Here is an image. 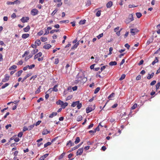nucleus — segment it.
Masks as SVG:
<instances>
[{
    "instance_id": "f257e3e1",
    "label": "nucleus",
    "mask_w": 160,
    "mask_h": 160,
    "mask_svg": "<svg viewBox=\"0 0 160 160\" xmlns=\"http://www.w3.org/2000/svg\"><path fill=\"white\" fill-rule=\"evenodd\" d=\"M134 20L133 15L132 14H130L129 15L128 18L126 20V22L128 23L132 22Z\"/></svg>"
},
{
    "instance_id": "f03ea898",
    "label": "nucleus",
    "mask_w": 160,
    "mask_h": 160,
    "mask_svg": "<svg viewBox=\"0 0 160 160\" xmlns=\"http://www.w3.org/2000/svg\"><path fill=\"white\" fill-rule=\"evenodd\" d=\"M38 12L37 9H33L31 10V14L33 16H35L38 14Z\"/></svg>"
},
{
    "instance_id": "7ed1b4c3",
    "label": "nucleus",
    "mask_w": 160,
    "mask_h": 160,
    "mask_svg": "<svg viewBox=\"0 0 160 160\" xmlns=\"http://www.w3.org/2000/svg\"><path fill=\"white\" fill-rule=\"evenodd\" d=\"M29 19L28 17H23L21 19V21L23 23L26 22H28V20Z\"/></svg>"
},
{
    "instance_id": "20e7f679",
    "label": "nucleus",
    "mask_w": 160,
    "mask_h": 160,
    "mask_svg": "<svg viewBox=\"0 0 160 160\" xmlns=\"http://www.w3.org/2000/svg\"><path fill=\"white\" fill-rule=\"evenodd\" d=\"M138 30L135 28H132L131 29L130 32L132 34V35H134L136 34V33L138 32Z\"/></svg>"
},
{
    "instance_id": "39448f33",
    "label": "nucleus",
    "mask_w": 160,
    "mask_h": 160,
    "mask_svg": "<svg viewBox=\"0 0 160 160\" xmlns=\"http://www.w3.org/2000/svg\"><path fill=\"white\" fill-rule=\"evenodd\" d=\"M9 76L7 75L6 74L5 75V76L2 80V82H5L8 81L9 79Z\"/></svg>"
},
{
    "instance_id": "423d86ee",
    "label": "nucleus",
    "mask_w": 160,
    "mask_h": 160,
    "mask_svg": "<svg viewBox=\"0 0 160 160\" xmlns=\"http://www.w3.org/2000/svg\"><path fill=\"white\" fill-rule=\"evenodd\" d=\"M83 151V148H80L78 150L77 152V155H80L82 153Z\"/></svg>"
},
{
    "instance_id": "0eeeda50",
    "label": "nucleus",
    "mask_w": 160,
    "mask_h": 160,
    "mask_svg": "<svg viewBox=\"0 0 160 160\" xmlns=\"http://www.w3.org/2000/svg\"><path fill=\"white\" fill-rule=\"evenodd\" d=\"M42 55V53L41 52H38V54H36L34 57V59H36L37 58H39L41 57Z\"/></svg>"
},
{
    "instance_id": "6e6552de",
    "label": "nucleus",
    "mask_w": 160,
    "mask_h": 160,
    "mask_svg": "<svg viewBox=\"0 0 160 160\" xmlns=\"http://www.w3.org/2000/svg\"><path fill=\"white\" fill-rule=\"evenodd\" d=\"M69 144H70L69 147H71V146H73L74 145V143L73 142H72L71 140H69L68 142L66 144V145L67 146H69Z\"/></svg>"
},
{
    "instance_id": "1a4fd4ad",
    "label": "nucleus",
    "mask_w": 160,
    "mask_h": 160,
    "mask_svg": "<svg viewBox=\"0 0 160 160\" xmlns=\"http://www.w3.org/2000/svg\"><path fill=\"white\" fill-rule=\"evenodd\" d=\"M57 112H52L51 114H50L49 117V118H52L54 116H56L57 115Z\"/></svg>"
},
{
    "instance_id": "9d476101",
    "label": "nucleus",
    "mask_w": 160,
    "mask_h": 160,
    "mask_svg": "<svg viewBox=\"0 0 160 160\" xmlns=\"http://www.w3.org/2000/svg\"><path fill=\"white\" fill-rule=\"evenodd\" d=\"M29 36V34L28 33H24L22 34V38L25 39L27 38H28Z\"/></svg>"
},
{
    "instance_id": "9b49d317",
    "label": "nucleus",
    "mask_w": 160,
    "mask_h": 160,
    "mask_svg": "<svg viewBox=\"0 0 160 160\" xmlns=\"http://www.w3.org/2000/svg\"><path fill=\"white\" fill-rule=\"evenodd\" d=\"M154 73L152 72L151 74L149 73L148 74V76L147 77V78L148 79H150L152 78L154 75Z\"/></svg>"
},
{
    "instance_id": "f8f14e48",
    "label": "nucleus",
    "mask_w": 160,
    "mask_h": 160,
    "mask_svg": "<svg viewBox=\"0 0 160 160\" xmlns=\"http://www.w3.org/2000/svg\"><path fill=\"white\" fill-rule=\"evenodd\" d=\"M112 5V2L111 1L109 2L106 5L107 7L108 8H110Z\"/></svg>"
},
{
    "instance_id": "ddd939ff",
    "label": "nucleus",
    "mask_w": 160,
    "mask_h": 160,
    "mask_svg": "<svg viewBox=\"0 0 160 160\" xmlns=\"http://www.w3.org/2000/svg\"><path fill=\"white\" fill-rule=\"evenodd\" d=\"M92 110V109L91 107H88L86 109V112L87 113H88Z\"/></svg>"
},
{
    "instance_id": "4468645a",
    "label": "nucleus",
    "mask_w": 160,
    "mask_h": 160,
    "mask_svg": "<svg viewBox=\"0 0 160 160\" xmlns=\"http://www.w3.org/2000/svg\"><path fill=\"white\" fill-rule=\"evenodd\" d=\"M48 156V154H45L44 155L41 157L40 158L39 160H44L45 158L47 157Z\"/></svg>"
},
{
    "instance_id": "2eb2a0df",
    "label": "nucleus",
    "mask_w": 160,
    "mask_h": 160,
    "mask_svg": "<svg viewBox=\"0 0 160 160\" xmlns=\"http://www.w3.org/2000/svg\"><path fill=\"white\" fill-rule=\"evenodd\" d=\"M117 64V62L115 61L111 62L109 63V65L111 66L116 65Z\"/></svg>"
},
{
    "instance_id": "dca6fc26",
    "label": "nucleus",
    "mask_w": 160,
    "mask_h": 160,
    "mask_svg": "<svg viewBox=\"0 0 160 160\" xmlns=\"http://www.w3.org/2000/svg\"><path fill=\"white\" fill-rule=\"evenodd\" d=\"M30 29V27L28 25L26 27L23 28V30L24 32H27L29 31Z\"/></svg>"
},
{
    "instance_id": "f3484780",
    "label": "nucleus",
    "mask_w": 160,
    "mask_h": 160,
    "mask_svg": "<svg viewBox=\"0 0 160 160\" xmlns=\"http://www.w3.org/2000/svg\"><path fill=\"white\" fill-rule=\"evenodd\" d=\"M79 102V101H76V102H72V105H71V106L73 107H75L76 106H77V104Z\"/></svg>"
},
{
    "instance_id": "a211bd4d",
    "label": "nucleus",
    "mask_w": 160,
    "mask_h": 160,
    "mask_svg": "<svg viewBox=\"0 0 160 160\" xmlns=\"http://www.w3.org/2000/svg\"><path fill=\"white\" fill-rule=\"evenodd\" d=\"M41 42L40 40L37 39L35 42V44L37 46H39L41 44Z\"/></svg>"
},
{
    "instance_id": "6ab92c4d",
    "label": "nucleus",
    "mask_w": 160,
    "mask_h": 160,
    "mask_svg": "<svg viewBox=\"0 0 160 160\" xmlns=\"http://www.w3.org/2000/svg\"><path fill=\"white\" fill-rule=\"evenodd\" d=\"M31 75V73H28V74L26 76H25L23 79V80L21 81V82H23L24 81L26 80L28 77H29Z\"/></svg>"
},
{
    "instance_id": "aec40b11",
    "label": "nucleus",
    "mask_w": 160,
    "mask_h": 160,
    "mask_svg": "<svg viewBox=\"0 0 160 160\" xmlns=\"http://www.w3.org/2000/svg\"><path fill=\"white\" fill-rule=\"evenodd\" d=\"M68 103L67 102H63V103H62L61 105V107L62 108H65L68 105Z\"/></svg>"
},
{
    "instance_id": "412c9836",
    "label": "nucleus",
    "mask_w": 160,
    "mask_h": 160,
    "mask_svg": "<svg viewBox=\"0 0 160 160\" xmlns=\"http://www.w3.org/2000/svg\"><path fill=\"white\" fill-rule=\"evenodd\" d=\"M51 47V45L50 44H47L43 46V48L46 49H49Z\"/></svg>"
},
{
    "instance_id": "4be33fe9",
    "label": "nucleus",
    "mask_w": 160,
    "mask_h": 160,
    "mask_svg": "<svg viewBox=\"0 0 160 160\" xmlns=\"http://www.w3.org/2000/svg\"><path fill=\"white\" fill-rule=\"evenodd\" d=\"M23 71L22 70L18 71L16 74V76L18 77L20 76L21 75Z\"/></svg>"
},
{
    "instance_id": "5701e85b",
    "label": "nucleus",
    "mask_w": 160,
    "mask_h": 160,
    "mask_svg": "<svg viewBox=\"0 0 160 160\" xmlns=\"http://www.w3.org/2000/svg\"><path fill=\"white\" fill-rule=\"evenodd\" d=\"M158 62V57H156L155 58V60L152 62V65H154L156 63Z\"/></svg>"
},
{
    "instance_id": "b1692460",
    "label": "nucleus",
    "mask_w": 160,
    "mask_h": 160,
    "mask_svg": "<svg viewBox=\"0 0 160 160\" xmlns=\"http://www.w3.org/2000/svg\"><path fill=\"white\" fill-rule=\"evenodd\" d=\"M153 41V39H152V38H150L147 42V45H148L150 43L152 42Z\"/></svg>"
},
{
    "instance_id": "393cba45",
    "label": "nucleus",
    "mask_w": 160,
    "mask_h": 160,
    "mask_svg": "<svg viewBox=\"0 0 160 160\" xmlns=\"http://www.w3.org/2000/svg\"><path fill=\"white\" fill-rule=\"evenodd\" d=\"M58 86L57 85H55L54 87L52 88V90L55 92H57L58 91V89H57V87Z\"/></svg>"
},
{
    "instance_id": "a878e982",
    "label": "nucleus",
    "mask_w": 160,
    "mask_h": 160,
    "mask_svg": "<svg viewBox=\"0 0 160 160\" xmlns=\"http://www.w3.org/2000/svg\"><path fill=\"white\" fill-rule=\"evenodd\" d=\"M80 140L79 137H76L75 140V143L76 144L78 143L80 141Z\"/></svg>"
},
{
    "instance_id": "bb28decb",
    "label": "nucleus",
    "mask_w": 160,
    "mask_h": 160,
    "mask_svg": "<svg viewBox=\"0 0 160 160\" xmlns=\"http://www.w3.org/2000/svg\"><path fill=\"white\" fill-rule=\"evenodd\" d=\"M79 44V43L78 42L75 43L71 48V49L73 50L74 49L77 47L78 46Z\"/></svg>"
},
{
    "instance_id": "cd10ccee",
    "label": "nucleus",
    "mask_w": 160,
    "mask_h": 160,
    "mask_svg": "<svg viewBox=\"0 0 160 160\" xmlns=\"http://www.w3.org/2000/svg\"><path fill=\"white\" fill-rule=\"evenodd\" d=\"M66 153L65 152H63L59 157L58 158L59 159H61L63 158L64 156L65 155Z\"/></svg>"
},
{
    "instance_id": "c85d7f7f",
    "label": "nucleus",
    "mask_w": 160,
    "mask_h": 160,
    "mask_svg": "<svg viewBox=\"0 0 160 160\" xmlns=\"http://www.w3.org/2000/svg\"><path fill=\"white\" fill-rule=\"evenodd\" d=\"M115 94L114 93L112 92L110 95L108 97V99L109 100H111V98H113Z\"/></svg>"
},
{
    "instance_id": "c756f323",
    "label": "nucleus",
    "mask_w": 160,
    "mask_h": 160,
    "mask_svg": "<svg viewBox=\"0 0 160 160\" xmlns=\"http://www.w3.org/2000/svg\"><path fill=\"white\" fill-rule=\"evenodd\" d=\"M38 51V50L37 49H33L31 52L32 54L33 55L37 53Z\"/></svg>"
},
{
    "instance_id": "7c9ffc66",
    "label": "nucleus",
    "mask_w": 160,
    "mask_h": 160,
    "mask_svg": "<svg viewBox=\"0 0 160 160\" xmlns=\"http://www.w3.org/2000/svg\"><path fill=\"white\" fill-rule=\"evenodd\" d=\"M63 103V102L61 101V100H59L56 102V103L58 105H62V103Z\"/></svg>"
},
{
    "instance_id": "2f4dec72",
    "label": "nucleus",
    "mask_w": 160,
    "mask_h": 160,
    "mask_svg": "<svg viewBox=\"0 0 160 160\" xmlns=\"http://www.w3.org/2000/svg\"><path fill=\"white\" fill-rule=\"evenodd\" d=\"M136 14V16L138 18H140L142 16V14L140 12H137Z\"/></svg>"
},
{
    "instance_id": "473e14b6",
    "label": "nucleus",
    "mask_w": 160,
    "mask_h": 160,
    "mask_svg": "<svg viewBox=\"0 0 160 160\" xmlns=\"http://www.w3.org/2000/svg\"><path fill=\"white\" fill-rule=\"evenodd\" d=\"M91 4V2L90 0H88L86 4V6L87 7L89 6Z\"/></svg>"
},
{
    "instance_id": "72a5a7b5",
    "label": "nucleus",
    "mask_w": 160,
    "mask_h": 160,
    "mask_svg": "<svg viewBox=\"0 0 160 160\" xmlns=\"http://www.w3.org/2000/svg\"><path fill=\"white\" fill-rule=\"evenodd\" d=\"M41 40L42 42H45L47 40V38L46 37H41Z\"/></svg>"
},
{
    "instance_id": "f704fd0d",
    "label": "nucleus",
    "mask_w": 160,
    "mask_h": 160,
    "mask_svg": "<svg viewBox=\"0 0 160 160\" xmlns=\"http://www.w3.org/2000/svg\"><path fill=\"white\" fill-rule=\"evenodd\" d=\"M17 68V66L16 65H13L12 66L9 68V70L15 69Z\"/></svg>"
},
{
    "instance_id": "c9c22d12",
    "label": "nucleus",
    "mask_w": 160,
    "mask_h": 160,
    "mask_svg": "<svg viewBox=\"0 0 160 160\" xmlns=\"http://www.w3.org/2000/svg\"><path fill=\"white\" fill-rule=\"evenodd\" d=\"M35 125V124L30 125L28 127V130H30L33 128Z\"/></svg>"
},
{
    "instance_id": "e433bc0d",
    "label": "nucleus",
    "mask_w": 160,
    "mask_h": 160,
    "mask_svg": "<svg viewBox=\"0 0 160 160\" xmlns=\"http://www.w3.org/2000/svg\"><path fill=\"white\" fill-rule=\"evenodd\" d=\"M101 11V10H98L96 14L97 17H99L100 16Z\"/></svg>"
},
{
    "instance_id": "4c0bfd02",
    "label": "nucleus",
    "mask_w": 160,
    "mask_h": 160,
    "mask_svg": "<svg viewBox=\"0 0 160 160\" xmlns=\"http://www.w3.org/2000/svg\"><path fill=\"white\" fill-rule=\"evenodd\" d=\"M86 20H81L79 22V24H84L85 23Z\"/></svg>"
},
{
    "instance_id": "58836bf2",
    "label": "nucleus",
    "mask_w": 160,
    "mask_h": 160,
    "mask_svg": "<svg viewBox=\"0 0 160 160\" xmlns=\"http://www.w3.org/2000/svg\"><path fill=\"white\" fill-rule=\"evenodd\" d=\"M126 75L124 74H123L119 78V80L120 81H121L123 79H124L125 78Z\"/></svg>"
},
{
    "instance_id": "ea45409f",
    "label": "nucleus",
    "mask_w": 160,
    "mask_h": 160,
    "mask_svg": "<svg viewBox=\"0 0 160 160\" xmlns=\"http://www.w3.org/2000/svg\"><path fill=\"white\" fill-rule=\"evenodd\" d=\"M51 144V142H48L44 145V147L46 148L48 146L50 145Z\"/></svg>"
},
{
    "instance_id": "a19ab883",
    "label": "nucleus",
    "mask_w": 160,
    "mask_h": 160,
    "mask_svg": "<svg viewBox=\"0 0 160 160\" xmlns=\"http://www.w3.org/2000/svg\"><path fill=\"white\" fill-rule=\"evenodd\" d=\"M82 116L81 115L78 116L77 118V121L78 122L81 121L82 119Z\"/></svg>"
},
{
    "instance_id": "79ce46f5",
    "label": "nucleus",
    "mask_w": 160,
    "mask_h": 160,
    "mask_svg": "<svg viewBox=\"0 0 160 160\" xmlns=\"http://www.w3.org/2000/svg\"><path fill=\"white\" fill-rule=\"evenodd\" d=\"M100 90V88L98 87L95 90L94 93L96 94Z\"/></svg>"
},
{
    "instance_id": "37998d69",
    "label": "nucleus",
    "mask_w": 160,
    "mask_h": 160,
    "mask_svg": "<svg viewBox=\"0 0 160 160\" xmlns=\"http://www.w3.org/2000/svg\"><path fill=\"white\" fill-rule=\"evenodd\" d=\"M29 53V52L28 51H26L22 55V57H24L25 56H26L28 53Z\"/></svg>"
},
{
    "instance_id": "c03bdc74",
    "label": "nucleus",
    "mask_w": 160,
    "mask_h": 160,
    "mask_svg": "<svg viewBox=\"0 0 160 160\" xmlns=\"http://www.w3.org/2000/svg\"><path fill=\"white\" fill-rule=\"evenodd\" d=\"M9 85V83H6L4 85H3L2 87V89H4L6 87L8 86Z\"/></svg>"
},
{
    "instance_id": "a18cd8bd",
    "label": "nucleus",
    "mask_w": 160,
    "mask_h": 160,
    "mask_svg": "<svg viewBox=\"0 0 160 160\" xmlns=\"http://www.w3.org/2000/svg\"><path fill=\"white\" fill-rule=\"evenodd\" d=\"M160 86V82H158L157 83V84L156 85V89L157 90H158Z\"/></svg>"
},
{
    "instance_id": "49530a36",
    "label": "nucleus",
    "mask_w": 160,
    "mask_h": 160,
    "mask_svg": "<svg viewBox=\"0 0 160 160\" xmlns=\"http://www.w3.org/2000/svg\"><path fill=\"white\" fill-rule=\"evenodd\" d=\"M137 105L136 103H135L131 107V109L132 110H133L136 108L137 107Z\"/></svg>"
},
{
    "instance_id": "de8ad7c7",
    "label": "nucleus",
    "mask_w": 160,
    "mask_h": 160,
    "mask_svg": "<svg viewBox=\"0 0 160 160\" xmlns=\"http://www.w3.org/2000/svg\"><path fill=\"white\" fill-rule=\"evenodd\" d=\"M58 11V9H55V10H54L53 12H52L51 13V15L52 16H53L54 15V14L56 13V12H57V11Z\"/></svg>"
},
{
    "instance_id": "09e8293b",
    "label": "nucleus",
    "mask_w": 160,
    "mask_h": 160,
    "mask_svg": "<svg viewBox=\"0 0 160 160\" xmlns=\"http://www.w3.org/2000/svg\"><path fill=\"white\" fill-rule=\"evenodd\" d=\"M59 29H55V30H53L51 31L50 32V33H54V32H58L59 31Z\"/></svg>"
},
{
    "instance_id": "8fccbe9b",
    "label": "nucleus",
    "mask_w": 160,
    "mask_h": 160,
    "mask_svg": "<svg viewBox=\"0 0 160 160\" xmlns=\"http://www.w3.org/2000/svg\"><path fill=\"white\" fill-rule=\"evenodd\" d=\"M103 36V33H101L99 34L98 36H97V38L99 39L101 38Z\"/></svg>"
},
{
    "instance_id": "3c124183",
    "label": "nucleus",
    "mask_w": 160,
    "mask_h": 160,
    "mask_svg": "<svg viewBox=\"0 0 160 160\" xmlns=\"http://www.w3.org/2000/svg\"><path fill=\"white\" fill-rule=\"evenodd\" d=\"M80 146V145H78L73 148H72V151H73V150H74L75 149H77V148H78Z\"/></svg>"
},
{
    "instance_id": "603ef678",
    "label": "nucleus",
    "mask_w": 160,
    "mask_h": 160,
    "mask_svg": "<svg viewBox=\"0 0 160 160\" xmlns=\"http://www.w3.org/2000/svg\"><path fill=\"white\" fill-rule=\"evenodd\" d=\"M23 132H24L27 130H28V128H27L26 126H24L23 128Z\"/></svg>"
},
{
    "instance_id": "864d4df0",
    "label": "nucleus",
    "mask_w": 160,
    "mask_h": 160,
    "mask_svg": "<svg viewBox=\"0 0 160 160\" xmlns=\"http://www.w3.org/2000/svg\"><path fill=\"white\" fill-rule=\"evenodd\" d=\"M82 104L81 103H78L77 105V107L78 109H79L82 107Z\"/></svg>"
},
{
    "instance_id": "5fc2aeb1",
    "label": "nucleus",
    "mask_w": 160,
    "mask_h": 160,
    "mask_svg": "<svg viewBox=\"0 0 160 160\" xmlns=\"http://www.w3.org/2000/svg\"><path fill=\"white\" fill-rule=\"evenodd\" d=\"M14 4H19L20 3V0H16L14 2Z\"/></svg>"
},
{
    "instance_id": "6e6d98bb",
    "label": "nucleus",
    "mask_w": 160,
    "mask_h": 160,
    "mask_svg": "<svg viewBox=\"0 0 160 160\" xmlns=\"http://www.w3.org/2000/svg\"><path fill=\"white\" fill-rule=\"evenodd\" d=\"M23 63V61L22 60L19 61L17 64V65H22Z\"/></svg>"
},
{
    "instance_id": "4d7b16f0",
    "label": "nucleus",
    "mask_w": 160,
    "mask_h": 160,
    "mask_svg": "<svg viewBox=\"0 0 160 160\" xmlns=\"http://www.w3.org/2000/svg\"><path fill=\"white\" fill-rule=\"evenodd\" d=\"M47 134V129L44 130L42 132V135H46Z\"/></svg>"
},
{
    "instance_id": "13d9d810",
    "label": "nucleus",
    "mask_w": 160,
    "mask_h": 160,
    "mask_svg": "<svg viewBox=\"0 0 160 160\" xmlns=\"http://www.w3.org/2000/svg\"><path fill=\"white\" fill-rule=\"evenodd\" d=\"M59 59L58 58H56L55 59V61L54 62V64H57L59 62Z\"/></svg>"
},
{
    "instance_id": "bf43d9fd",
    "label": "nucleus",
    "mask_w": 160,
    "mask_h": 160,
    "mask_svg": "<svg viewBox=\"0 0 160 160\" xmlns=\"http://www.w3.org/2000/svg\"><path fill=\"white\" fill-rule=\"evenodd\" d=\"M41 87V86H40L39 87V88H38L37 90L36 91V93H38L40 92Z\"/></svg>"
},
{
    "instance_id": "052dcab7",
    "label": "nucleus",
    "mask_w": 160,
    "mask_h": 160,
    "mask_svg": "<svg viewBox=\"0 0 160 160\" xmlns=\"http://www.w3.org/2000/svg\"><path fill=\"white\" fill-rule=\"evenodd\" d=\"M22 135H23V132H20L18 133V136L19 137L21 138L22 137Z\"/></svg>"
},
{
    "instance_id": "680f3d73",
    "label": "nucleus",
    "mask_w": 160,
    "mask_h": 160,
    "mask_svg": "<svg viewBox=\"0 0 160 160\" xmlns=\"http://www.w3.org/2000/svg\"><path fill=\"white\" fill-rule=\"evenodd\" d=\"M43 34V31H40L38 32V36H41Z\"/></svg>"
},
{
    "instance_id": "e2e57ef3",
    "label": "nucleus",
    "mask_w": 160,
    "mask_h": 160,
    "mask_svg": "<svg viewBox=\"0 0 160 160\" xmlns=\"http://www.w3.org/2000/svg\"><path fill=\"white\" fill-rule=\"evenodd\" d=\"M141 76L140 75H139L136 77V79L137 80H139L141 79Z\"/></svg>"
},
{
    "instance_id": "0e129e2a",
    "label": "nucleus",
    "mask_w": 160,
    "mask_h": 160,
    "mask_svg": "<svg viewBox=\"0 0 160 160\" xmlns=\"http://www.w3.org/2000/svg\"><path fill=\"white\" fill-rule=\"evenodd\" d=\"M143 62H144L143 60L142 59L140 61V62L138 63V65L139 66H140L143 63Z\"/></svg>"
},
{
    "instance_id": "69168bd1",
    "label": "nucleus",
    "mask_w": 160,
    "mask_h": 160,
    "mask_svg": "<svg viewBox=\"0 0 160 160\" xmlns=\"http://www.w3.org/2000/svg\"><path fill=\"white\" fill-rule=\"evenodd\" d=\"M113 50V48H112V47H110L109 49V53H108V55H110L111 54H112V51Z\"/></svg>"
},
{
    "instance_id": "338daca9",
    "label": "nucleus",
    "mask_w": 160,
    "mask_h": 160,
    "mask_svg": "<svg viewBox=\"0 0 160 160\" xmlns=\"http://www.w3.org/2000/svg\"><path fill=\"white\" fill-rule=\"evenodd\" d=\"M156 81L155 80H153L150 83V85L151 86H153L156 83Z\"/></svg>"
},
{
    "instance_id": "774afa93",
    "label": "nucleus",
    "mask_w": 160,
    "mask_h": 160,
    "mask_svg": "<svg viewBox=\"0 0 160 160\" xmlns=\"http://www.w3.org/2000/svg\"><path fill=\"white\" fill-rule=\"evenodd\" d=\"M29 69H32L35 67V65L34 64H32L29 65Z\"/></svg>"
}]
</instances>
